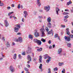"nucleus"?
Returning a JSON list of instances; mask_svg holds the SVG:
<instances>
[{"mask_svg":"<svg viewBox=\"0 0 73 73\" xmlns=\"http://www.w3.org/2000/svg\"><path fill=\"white\" fill-rule=\"evenodd\" d=\"M66 33L68 35H69V37L67 36H65L64 37V38L65 40H66L67 41H70V38H73V35H70V32H69V28H67L66 30Z\"/></svg>","mask_w":73,"mask_h":73,"instance_id":"1","label":"nucleus"},{"mask_svg":"<svg viewBox=\"0 0 73 73\" xmlns=\"http://www.w3.org/2000/svg\"><path fill=\"white\" fill-rule=\"evenodd\" d=\"M40 31L42 32V35L41 37H44L45 36V33H44V31H45V29L44 28H42L40 29Z\"/></svg>","mask_w":73,"mask_h":73,"instance_id":"2","label":"nucleus"},{"mask_svg":"<svg viewBox=\"0 0 73 73\" xmlns=\"http://www.w3.org/2000/svg\"><path fill=\"white\" fill-rule=\"evenodd\" d=\"M28 50L27 51V54H29V53H31V46H28Z\"/></svg>","mask_w":73,"mask_h":73,"instance_id":"3","label":"nucleus"},{"mask_svg":"<svg viewBox=\"0 0 73 73\" xmlns=\"http://www.w3.org/2000/svg\"><path fill=\"white\" fill-rule=\"evenodd\" d=\"M50 7L49 6H48V7L44 6V10L46 11V12H48L50 10Z\"/></svg>","mask_w":73,"mask_h":73,"instance_id":"4","label":"nucleus"},{"mask_svg":"<svg viewBox=\"0 0 73 73\" xmlns=\"http://www.w3.org/2000/svg\"><path fill=\"white\" fill-rule=\"evenodd\" d=\"M35 32L34 34V35L35 37H38L39 36V33L37 32V30H35Z\"/></svg>","mask_w":73,"mask_h":73,"instance_id":"5","label":"nucleus"},{"mask_svg":"<svg viewBox=\"0 0 73 73\" xmlns=\"http://www.w3.org/2000/svg\"><path fill=\"white\" fill-rule=\"evenodd\" d=\"M9 69L11 70V72H14L15 69V68H13L12 66H11L9 68Z\"/></svg>","mask_w":73,"mask_h":73,"instance_id":"6","label":"nucleus"},{"mask_svg":"<svg viewBox=\"0 0 73 73\" xmlns=\"http://www.w3.org/2000/svg\"><path fill=\"white\" fill-rule=\"evenodd\" d=\"M62 48H60L59 49H58V54H59L60 56H61L62 55V54H61V52H62Z\"/></svg>","mask_w":73,"mask_h":73,"instance_id":"7","label":"nucleus"},{"mask_svg":"<svg viewBox=\"0 0 73 73\" xmlns=\"http://www.w3.org/2000/svg\"><path fill=\"white\" fill-rule=\"evenodd\" d=\"M47 26L49 28H52V24L50 23H48L47 24Z\"/></svg>","mask_w":73,"mask_h":73,"instance_id":"8","label":"nucleus"},{"mask_svg":"<svg viewBox=\"0 0 73 73\" xmlns=\"http://www.w3.org/2000/svg\"><path fill=\"white\" fill-rule=\"evenodd\" d=\"M14 31L15 32H18L19 31V28L16 27H15L14 28Z\"/></svg>","mask_w":73,"mask_h":73,"instance_id":"9","label":"nucleus"},{"mask_svg":"<svg viewBox=\"0 0 73 73\" xmlns=\"http://www.w3.org/2000/svg\"><path fill=\"white\" fill-rule=\"evenodd\" d=\"M23 13L25 15L24 16V17L26 18L27 16H28V14L27 13V11H24Z\"/></svg>","mask_w":73,"mask_h":73,"instance_id":"10","label":"nucleus"},{"mask_svg":"<svg viewBox=\"0 0 73 73\" xmlns=\"http://www.w3.org/2000/svg\"><path fill=\"white\" fill-rule=\"evenodd\" d=\"M42 64H40L39 67V68L40 69V72H42V70H42Z\"/></svg>","mask_w":73,"mask_h":73,"instance_id":"11","label":"nucleus"},{"mask_svg":"<svg viewBox=\"0 0 73 73\" xmlns=\"http://www.w3.org/2000/svg\"><path fill=\"white\" fill-rule=\"evenodd\" d=\"M18 42L21 43L23 42V38L21 37H19L18 38Z\"/></svg>","mask_w":73,"mask_h":73,"instance_id":"12","label":"nucleus"},{"mask_svg":"<svg viewBox=\"0 0 73 73\" xmlns=\"http://www.w3.org/2000/svg\"><path fill=\"white\" fill-rule=\"evenodd\" d=\"M5 27H7L8 26L9 24L8 23V21L7 20H5Z\"/></svg>","mask_w":73,"mask_h":73,"instance_id":"13","label":"nucleus"},{"mask_svg":"<svg viewBox=\"0 0 73 73\" xmlns=\"http://www.w3.org/2000/svg\"><path fill=\"white\" fill-rule=\"evenodd\" d=\"M47 22L48 23H50L51 22V21L52 20V19H51V18H50V17H49L48 18H47Z\"/></svg>","mask_w":73,"mask_h":73,"instance_id":"14","label":"nucleus"},{"mask_svg":"<svg viewBox=\"0 0 73 73\" xmlns=\"http://www.w3.org/2000/svg\"><path fill=\"white\" fill-rule=\"evenodd\" d=\"M42 56H39V63H41L42 62Z\"/></svg>","mask_w":73,"mask_h":73,"instance_id":"15","label":"nucleus"},{"mask_svg":"<svg viewBox=\"0 0 73 73\" xmlns=\"http://www.w3.org/2000/svg\"><path fill=\"white\" fill-rule=\"evenodd\" d=\"M37 2L36 4H38L39 7H40V6H41V3H40V2L39 1H40V0H37Z\"/></svg>","mask_w":73,"mask_h":73,"instance_id":"16","label":"nucleus"},{"mask_svg":"<svg viewBox=\"0 0 73 73\" xmlns=\"http://www.w3.org/2000/svg\"><path fill=\"white\" fill-rule=\"evenodd\" d=\"M48 57L49 58V57H49L48 54H46L44 55V59H46V58H48Z\"/></svg>","mask_w":73,"mask_h":73,"instance_id":"17","label":"nucleus"},{"mask_svg":"<svg viewBox=\"0 0 73 73\" xmlns=\"http://www.w3.org/2000/svg\"><path fill=\"white\" fill-rule=\"evenodd\" d=\"M67 45L68 47H69V48H71L72 47L71 44L69 43H67Z\"/></svg>","mask_w":73,"mask_h":73,"instance_id":"18","label":"nucleus"},{"mask_svg":"<svg viewBox=\"0 0 73 73\" xmlns=\"http://www.w3.org/2000/svg\"><path fill=\"white\" fill-rule=\"evenodd\" d=\"M37 44L39 45H40L41 44V42L40 40H38V42H37Z\"/></svg>","mask_w":73,"mask_h":73,"instance_id":"19","label":"nucleus"},{"mask_svg":"<svg viewBox=\"0 0 73 73\" xmlns=\"http://www.w3.org/2000/svg\"><path fill=\"white\" fill-rule=\"evenodd\" d=\"M51 58L50 57H48V60H47L46 62L47 63H49L50 61V59Z\"/></svg>","mask_w":73,"mask_h":73,"instance_id":"20","label":"nucleus"},{"mask_svg":"<svg viewBox=\"0 0 73 73\" xmlns=\"http://www.w3.org/2000/svg\"><path fill=\"white\" fill-rule=\"evenodd\" d=\"M39 40H38L36 39H34V42H35V43H37V42Z\"/></svg>","mask_w":73,"mask_h":73,"instance_id":"21","label":"nucleus"},{"mask_svg":"<svg viewBox=\"0 0 73 73\" xmlns=\"http://www.w3.org/2000/svg\"><path fill=\"white\" fill-rule=\"evenodd\" d=\"M71 4H72V2H71V1H70L69 2L67 3L66 5L68 6V5H69Z\"/></svg>","mask_w":73,"mask_h":73,"instance_id":"22","label":"nucleus"},{"mask_svg":"<svg viewBox=\"0 0 73 73\" xmlns=\"http://www.w3.org/2000/svg\"><path fill=\"white\" fill-rule=\"evenodd\" d=\"M29 38H30L32 40L33 37L32 36V35H29Z\"/></svg>","mask_w":73,"mask_h":73,"instance_id":"23","label":"nucleus"},{"mask_svg":"<svg viewBox=\"0 0 73 73\" xmlns=\"http://www.w3.org/2000/svg\"><path fill=\"white\" fill-rule=\"evenodd\" d=\"M6 45L7 46V47L8 48H9V47H10V44L9 43V42H7V43L6 44Z\"/></svg>","mask_w":73,"mask_h":73,"instance_id":"24","label":"nucleus"},{"mask_svg":"<svg viewBox=\"0 0 73 73\" xmlns=\"http://www.w3.org/2000/svg\"><path fill=\"white\" fill-rule=\"evenodd\" d=\"M37 50V51H38V52H41V51H42V48L41 47L40 48L38 49Z\"/></svg>","mask_w":73,"mask_h":73,"instance_id":"25","label":"nucleus"},{"mask_svg":"<svg viewBox=\"0 0 73 73\" xmlns=\"http://www.w3.org/2000/svg\"><path fill=\"white\" fill-rule=\"evenodd\" d=\"M17 55H16V54H15L14 55L13 59L14 60H16V57Z\"/></svg>","mask_w":73,"mask_h":73,"instance_id":"26","label":"nucleus"},{"mask_svg":"<svg viewBox=\"0 0 73 73\" xmlns=\"http://www.w3.org/2000/svg\"><path fill=\"white\" fill-rule=\"evenodd\" d=\"M41 41H42V42H45L46 41V40H45L43 39V38H41Z\"/></svg>","mask_w":73,"mask_h":73,"instance_id":"27","label":"nucleus"},{"mask_svg":"<svg viewBox=\"0 0 73 73\" xmlns=\"http://www.w3.org/2000/svg\"><path fill=\"white\" fill-rule=\"evenodd\" d=\"M54 37L55 38H57V37H58V35L57 34H56V35H55Z\"/></svg>","mask_w":73,"mask_h":73,"instance_id":"28","label":"nucleus"},{"mask_svg":"<svg viewBox=\"0 0 73 73\" xmlns=\"http://www.w3.org/2000/svg\"><path fill=\"white\" fill-rule=\"evenodd\" d=\"M53 70L54 71H56V70L57 71V70H58V68L57 67L54 68L53 69Z\"/></svg>","mask_w":73,"mask_h":73,"instance_id":"29","label":"nucleus"},{"mask_svg":"<svg viewBox=\"0 0 73 73\" xmlns=\"http://www.w3.org/2000/svg\"><path fill=\"white\" fill-rule=\"evenodd\" d=\"M12 13H13V12H10L9 13L8 15V16H10L11 15V14H12Z\"/></svg>","mask_w":73,"mask_h":73,"instance_id":"30","label":"nucleus"},{"mask_svg":"<svg viewBox=\"0 0 73 73\" xmlns=\"http://www.w3.org/2000/svg\"><path fill=\"white\" fill-rule=\"evenodd\" d=\"M14 41L15 42H18V39L17 38H15L14 39Z\"/></svg>","mask_w":73,"mask_h":73,"instance_id":"31","label":"nucleus"},{"mask_svg":"<svg viewBox=\"0 0 73 73\" xmlns=\"http://www.w3.org/2000/svg\"><path fill=\"white\" fill-rule=\"evenodd\" d=\"M24 69L26 72H28V69L27 68H25Z\"/></svg>","mask_w":73,"mask_h":73,"instance_id":"32","label":"nucleus"},{"mask_svg":"<svg viewBox=\"0 0 73 73\" xmlns=\"http://www.w3.org/2000/svg\"><path fill=\"white\" fill-rule=\"evenodd\" d=\"M28 60H29V61H32V59L31 58V57L28 58Z\"/></svg>","mask_w":73,"mask_h":73,"instance_id":"33","label":"nucleus"},{"mask_svg":"<svg viewBox=\"0 0 73 73\" xmlns=\"http://www.w3.org/2000/svg\"><path fill=\"white\" fill-rule=\"evenodd\" d=\"M17 28H19V29H20V28L21 27L20 26V25H17Z\"/></svg>","mask_w":73,"mask_h":73,"instance_id":"34","label":"nucleus"},{"mask_svg":"<svg viewBox=\"0 0 73 73\" xmlns=\"http://www.w3.org/2000/svg\"><path fill=\"white\" fill-rule=\"evenodd\" d=\"M68 14H69V13L66 12H64L63 13L64 15H68Z\"/></svg>","mask_w":73,"mask_h":73,"instance_id":"35","label":"nucleus"},{"mask_svg":"<svg viewBox=\"0 0 73 73\" xmlns=\"http://www.w3.org/2000/svg\"><path fill=\"white\" fill-rule=\"evenodd\" d=\"M46 32H48V31H49V29H48V27H46Z\"/></svg>","mask_w":73,"mask_h":73,"instance_id":"36","label":"nucleus"},{"mask_svg":"<svg viewBox=\"0 0 73 73\" xmlns=\"http://www.w3.org/2000/svg\"><path fill=\"white\" fill-rule=\"evenodd\" d=\"M51 33H52V32H51L50 31H49L48 32L47 34L48 35H50Z\"/></svg>","mask_w":73,"mask_h":73,"instance_id":"37","label":"nucleus"},{"mask_svg":"<svg viewBox=\"0 0 73 73\" xmlns=\"http://www.w3.org/2000/svg\"><path fill=\"white\" fill-rule=\"evenodd\" d=\"M48 73H51V71H50V68L48 69Z\"/></svg>","mask_w":73,"mask_h":73,"instance_id":"38","label":"nucleus"},{"mask_svg":"<svg viewBox=\"0 0 73 73\" xmlns=\"http://www.w3.org/2000/svg\"><path fill=\"white\" fill-rule=\"evenodd\" d=\"M36 60H37V58H33V61H34V62L36 61Z\"/></svg>","mask_w":73,"mask_h":73,"instance_id":"39","label":"nucleus"},{"mask_svg":"<svg viewBox=\"0 0 73 73\" xmlns=\"http://www.w3.org/2000/svg\"><path fill=\"white\" fill-rule=\"evenodd\" d=\"M18 9H20V4H19L18 5Z\"/></svg>","mask_w":73,"mask_h":73,"instance_id":"40","label":"nucleus"},{"mask_svg":"<svg viewBox=\"0 0 73 73\" xmlns=\"http://www.w3.org/2000/svg\"><path fill=\"white\" fill-rule=\"evenodd\" d=\"M62 64H63V63H59V66H62Z\"/></svg>","mask_w":73,"mask_h":73,"instance_id":"41","label":"nucleus"},{"mask_svg":"<svg viewBox=\"0 0 73 73\" xmlns=\"http://www.w3.org/2000/svg\"><path fill=\"white\" fill-rule=\"evenodd\" d=\"M69 17V16H68V15H67L66 16H65L64 17L65 18V19H67V18H68V17Z\"/></svg>","mask_w":73,"mask_h":73,"instance_id":"42","label":"nucleus"},{"mask_svg":"<svg viewBox=\"0 0 73 73\" xmlns=\"http://www.w3.org/2000/svg\"><path fill=\"white\" fill-rule=\"evenodd\" d=\"M18 56L19 57V58H21V55L20 54H19L18 55Z\"/></svg>","mask_w":73,"mask_h":73,"instance_id":"43","label":"nucleus"},{"mask_svg":"<svg viewBox=\"0 0 73 73\" xmlns=\"http://www.w3.org/2000/svg\"><path fill=\"white\" fill-rule=\"evenodd\" d=\"M61 27L62 28H65V26L64 25H61Z\"/></svg>","mask_w":73,"mask_h":73,"instance_id":"44","label":"nucleus"},{"mask_svg":"<svg viewBox=\"0 0 73 73\" xmlns=\"http://www.w3.org/2000/svg\"><path fill=\"white\" fill-rule=\"evenodd\" d=\"M2 40H3V41H5V37H4V36L2 37Z\"/></svg>","mask_w":73,"mask_h":73,"instance_id":"45","label":"nucleus"},{"mask_svg":"<svg viewBox=\"0 0 73 73\" xmlns=\"http://www.w3.org/2000/svg\"><path fill=\"white\" fill-rule=\"evenodd\" d=\"M64 22H67L68 20L66 19H64Z\"/></svg>","mask_w":73,"mask_h":73,"instance_id":"46","label":"nucleus"},{"mask_svg":"<svg viewBox=\"0 0 73 73\" xmlns=\"http://www.w3.org/2000/svg\"><path fill=\"white\" fill-rule=\"evenodd\" d=\"M48 44H51V41L50 40H49V41H48Z\"/></svg>","mask_w":73,"mask_h":73,"instance_id":"47","label":"nucleus"},{"mask_svg":"<svg viewBox=\"0 0 73 73\" xmlns=\"http://www.w3.org/2000/svg\"><path fill=\"white\" fill-rule=\"evenodd\" d=\"M0 6H3V3H0Z\"/></svg>","mask_w":73,"mask_h":73,"instance_id":"48","label":"nucleus"},{"mask_svg":"<svg viewBox=\"0 0 73 73\" xmlns=\"http://www.w3.org/2000/svg\"><path fill=\"white\" fill-rule=\"evenodd\" d=\"M56 11H60V9L58 8V7L56 8Z\"/></svg>","mask_w":73,"mask_h":73,"instance_id":"49","label":"nucleus"},{"mask_svg":"<svg viewBox=\"0 0 73 73\" xmlns=\"http://www.w3.org/2000/svg\"><path fill=\"white\" fill-rule=\"evenodd\" d=\"M38 18H39V19H41V18H42V16H39L38 17Z\"/></svg>","mask_w":73,"mask_h":73,"instance_id":"50","label":"nucleus"},{"mask_svg":"<svg viewBox=\"0 0 73 73\" xmlns=\"http://www.w3.org/2000/svg\"><path fill=\"white\" fill-rule=\"evenodd\" d=\"M27 67H28V68H30V67H31V66H30V65H29V64H28L27 65Z\"/></svg>","mask_w":73,"mask_h":73,"instance_id":"51","label":"nucleus"},{"mask_svg":"<svg viewBox=\"0 0 73 73\" xmlns=\"http://www.w3.org/2000/svg\"><path fill=\"white\" fill-rule=\"evenodd\" d=\"M17 35H21V33H18L17 34Z\"/></svg>","mask_w":73,"mask_h":73,"instance_id":"52","label":"nucleus"},{"mask_svg":"<svg viewBox=\"0 0 73 73\" xmlns=\"http://www.w3.org/2000/svg\"><path fill=\"white\" fill-rule=\"evenodd\" d=\"M11 6L12 7H15V5H14V4H12L11 5Z\"/></svg>","mask_w":73,"mask_h":73,"instance_id":"53","label":"nucleus"},{"mask_svg":"<svg viewBox=\"0 0 73 73\" xmlns=\"http://www.w3.org/2000/svg\"><path fill=\"white\" fill-rule=\"evenodd\" d=\"M22 55H23L24 56L25 55V52H23L22 53Z\"/></svg>","mask_w":73,"mask_h":73,"instance_id":"54","label":"nucleus"},{"mask_svg":"<svg viewBox=\"0 0 73 73\" xmlns=\"http://www.w3.org/2000/svg\"><path fill=\"white\" fill-rule=\"evenodd\" d=\"M56 14H57V15H58V11H56Z\"/></svg>","mask_w":73,"mask_h":73,"instance_id":"55","label":"nucleus"},{"mask_svg":"<svg viewBox=\"0 0 73 73\" xmlns=\"http://www.w3.org/2000/svg\"><path fill=\"white\" fill-rule=\"evenodd\" d=\"M65 11H69V9H65Z\"/></svg>","mask_w":73,"mask_h":73,"instance_id":"56","label":"nucleus"},{"mask_svg":"<svg viewBox=\"0 0 73 73\" xmlns=\"http://www.w3.org/2000/svg\"><path fill=\"white\" fill-rule=\"evenodd\" d=\"M70 11H71V13H73V9H71Z\"/></svg>","mask_w":73,"mask_h":73,"instance_id":"57","label":"nucleus"},{"mask_svg":"<svg viewBox=\"0 0 73 73\" xmlns=\"http://www.w3.org/2000/svg\"><path fill=\"white\" fill-rule=\"evenodd\" d=\"M52 46H50V47H49V49H52Z\"/></svg>","mask_w":73,"mask_h":73,"instance_id":"58","label":"nucleus"},{"mask_svg":"<svg viewBox=\"0 0 73 73\" xmlns=\"http://www.w3.org/2000/svg\"><path fill=\"white\" fill-rule=\"evenodd\" d=\"M7 9H11V7H8Z\"/></svg>","mask_w":73,"mask_h":73,"instance_id":"59","label":"nucleus"},{"mask_svg":"<svg viewBox=\"0 0 73 73\" xmlns=\"http://www.w3.org/2000/svg\"><path fill=\"white\" fill-rule=\"evenodd\" d=\"M27 57H28V58H31V57L30 55H28V56H27Z\"/></svg>","mask_w":73,"mask_h":73,"instance_id":"60","label":"nucleus"},{"mask_svg":"<svg viewBox=\"0 0 73 73\" xmlns=\"http://www.w3.org/2000/svg\"><path fill=\"white\" fill-rule=\"evenodd\" d=\"M12 45H15V43L14 42H13L12 43Z\"/></svg>","mask_w":73,"mask_h":73,"instance_id":"61","label":"nucleus"},{"mask_svg":"<svg viewBox=\"0 0 73 73\" xmlns=\"http://www.w3.org/2000/svg\"><path fill=\"white\" fill-rule=\"evenodd\" d=\"M52 46H53V48H54V47H55V45H54V44Z\"/></svg>","mask_w":73,"mask_h":73,"instance_id":"62","label":"nucleus"},{"mask_svg":"<svg viewBox=\"0 0 73 73\" xmlns=\"http://www.w3.org/2000/svg\"><path fill=\"white\" fill-rule=\"evenodd\" d=\"M39 11L40 12H42V10H39Z\"/></svg>","mask_w":73,"mask_h":73,"instance_id":"63","label":"nucleus"},{"mask_svg":"<svg viewBox=\"0 0 73 73\" xmlns=\"http://www.w3.org/2000/svg\"><path fill=\"white\" fill-rule=\"evenodd\" d=\"M15 50H13L12 51V53H15Z\"/></svg>","mask_w":73,"mask_h":73,"instance_id":"64","label":"nucleus"}]
</instances>
